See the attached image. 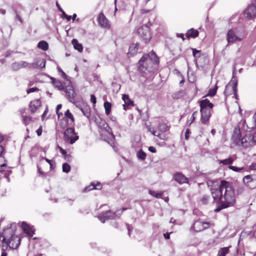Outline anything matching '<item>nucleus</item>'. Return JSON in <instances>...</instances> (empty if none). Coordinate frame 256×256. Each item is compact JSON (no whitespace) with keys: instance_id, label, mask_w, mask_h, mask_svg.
<instances>
[{"instance_id":"c03bdc74","label":"nucleus","mask_w":256,"mask_h":256,"mask_svg":"<svg viewBox=\"0 0 256 256\" xmlns=\"http://www.w3.org/2000/svg\"><path fill=\"white\" fill-rule=\"evenodd\" d=\"M210 196L208 195H204L202 196L200 201L203 204H206L208 203L210 200Z\"/></svg>"},{"instance_id":"5fc2aeb1","label":"nucleus","mask_w":256,"mask_h":256,"mask_svg":"<svg viewBox=\"0 0 256 256\" xmlns=\"http://www.w3.org/2000/svg\"><path fill=\"white\" fill-rule=\"evenodd\" d=\"M182 93V92L181 91H180V92H178L176 93H174L172 94V96L174 98H180V96H181V94Z\"/></svg>"},{"instance_id":"f03ea898","label":"nucleus","mask_w":256,"mask_h":256,"mask_svg":"<svg viewBox=\"0 0 256 256\" xmlns=\"http://www.w3.org/2000/svg\"><path fill=\"white\" fill-rule=\"evenodd\" d=\"M160 62L158 57L152 50L148 54H144L138 62V70L143 73L150 72L154 70V66Z\"/></svg>"},{"instance_id":"9d476101","label":"nucleus","mask_w":256,"mask_h":256,"mask_svg":"<svg viewBox=\"0 0 256 256\" xmlns=\"http://www.w3.org/2000/svg\"><path fill=\"white\" fill-rule=\"evenodd\" d=\"M97 20L99 26L102 28L105 29L110 28L111 26L110 23L103 12H100L98 14Z\"/></svg>"},{"instance_id":"473e14b6","label":"nucleus","mask_w":256,"mask_h":256,"mask_svg":"<svg viewBox=\"0 0 256 256\" xmlns=\"http://www.w3.org/2000/svg\"><path fill=\"white\" fill-rule=\"evenodd\" d=\"M72 43L73 44L75 50H78L79 52H82L83 47L82 44L78 43L76 39H73L72 41Z\"/></svg>"},{"instance_id":"c756f323","label":"nucleus","mask_w":256,"mask_h":256,"mask_svg":"<svg viewBox=\"0 0 256 256\" xmlns=\"http://www.w3.org/2000/svg\"><path fill=\"white\" fill-rule=\"evenodd\" d=\"M80 110L87 118H90L91 116V108L89 106L82 105L80 108Z\"/></svg>"},{"instance_id":"774afa93","label":"nucleus","mask_w":256,"mask_h":256,"mask_svg":"<svg viewBox=\"0 0 256 256\" xmlns=\"http://www.w3.org/2000/svg\"><path fill=\"white\" fill-rule=\"evenodd\" d=\"M250 168L252 170H256V164H252L250 166Z\"/></svg>"},{"instance_id":"cd10ccee","label":"nucleus","mask_w":256,"mask_h":256,"mask_svg":"<svg viewBox=\"0 0 256 256\" xmlns=\"http://www.w3.org/2000/svg\"><path fill=\"white\" fill-rule=\"evenodd\" d=\"M50 80L54 88H58L60 90H62L64 89V87L62 83L59 80L51 77Z\"/></svg>"},{"instance_id":"680f3d73","label":"nucleus","mask_w":256,"mask_h":256,"mask_svg":"<svg viewBox=\"0 0 256 256\" xmlns=\"http://www.w3.org/2000/svg\"><path fill=\"white\" fill-rule=\"evenodd\" d=\"M176 36L178 38H181L182 40H186V38H184V35L183 34H178H178H176Z\"/></svg>"},{"instance_id":"aec40b11","label":"nucleus","mask_w":256,"mask_h":256,"mask_svg":"<svg viewBox=\"0 0 256 256\" xmlns=\"http://www.w3.org/2000/svg\"><path fill=\"white\" fill-rule=\"evenodd\" d=\"M214 104L210 102V101L206 98L200 102V110H210L214 107Z\"/></svg>"},{"instance_id":"79ce46f5","label":"nucleus","mask_w":256,"mask_h":256,"mask_svg":"<svg viewBox=\"0 0 256 256\" xmlns=\"http://www.w3.org/2000/svg\"><path fill=\"white\" fill-rule=\"evenodd\" d=\"M58 148L66 159L68 160V159L70 158V154H67V152L65 150L63 149L59 146H58Z\"/></svg>"},{"instance_id":"2f4dec72","label":"nucleus","mask_w":256,"mask_h":256,"mask_svg":"<svg viewBox=\"0 0 256 256\" xmlns=\"http://www.w3.org/2000/svg\"><path fill=\"white\" fill-rule=\"evenodd\" d=\"M140 12L142 14H148V15L144 16V18L147 16L153 20H154L156 18L155 14H154L153 12H152V10H146L145 9H142L140 10Z\"/></svg>"},{"instance_id":"58836bf2","label":"nucleus","mask_w":256,"mask_h":256,"mask_svg":"<svg viewBox=\"0 0 256 256\" xmlns=\"http://www.w3.org/2000/svg\"><path fill=\"white\" fill-rule=\"evenodd\" d=\"M229 247H224L220 249L218 256H226L229 252Z\"/></svg>"},{"instance_id":"a18cd8bd","label":"nucleus","mask_w":256,"mask_h":256,"mask_svg":"<svg viewBox=\"0 0 256 256\" xmlns=\"http://www.w3.org/2000/svg\"><path fill=\"white\" fill-rule=\"evenodd\" d=\"M58 72L60 74L61 76L66 80H67L68 79V76L62 70V68L60 67H58L57 68Z\"/></svg>"},{"instance_id":"1a4fd4ad","label":"nucleus","mask_w":256,"mask_h":256,"mask_svg":"<svg viewBox=\"0 0 256 256\" xmlns=\"http://www.w3.org/2000/svg\"><path fill=\"white\" fill-rule=\"evenodd\" d=\"M243 182L250 189L256 188V175H247L244 176Z\"/></svg>"},{"instance_id":"f704fd0d","label":"nucleus","mask_w":256,"mask_h":256,"mask_svg":"<svg viewBox=\"0 0 256 256\" xmlns=\"http://www.w3.org/2000/svg\"><path fill=\"white\" fill-rule=\"evenodd\" d=\"M38 47L43 50H46L48 48V44L46 42L42 40L38 43Z\"/></svg>"},{"instance_id":"37998d69","label":"nucleus","mask_w":256,"mask_h":256,"mask_svg":"<svg viewBox=\"0 0 256 256\" xmlns=\"http://www.w3.org/2000/svg\"><path fill=\"white\" fill-rule=\"evenodd\" d=\"M149 194L153 196H154L156 198H160L162 197V196L163 194V192H158L156 191H154V190H149Z\"/></svg>"},{"instance_id":"bb28decb","label":"nucleus","mask_w":256,"mask_h":256,"mask_svg":"<svg viewBox=\"0 0 256 256\" xmlns=\"http://www.w3.org/2000/svg\"><path fill=\"white\" fill-rule=\"evenodd\" d=\"M199 32L194 28H191L188 30L186 34V36L188 39H190V38H197Z\"/></svg>"},{"instance_id":"dca6fc26","label":"nucleus","mask_w":256,"mask_h":256,"mask_svg":"<svg viewBox=\"0 0 256 256\" xmlns=\"http://www.w3.org/2000/svg\"><path fill=\"white\" fill-rule=\"evenodd\" d=\"M39 174L42 177H45L47 176V172H44V170L48 171L50 169L48 165L44 162L42 160H40V164L37 166Z\"/></svg>"},{"instance_id":"7ed1b4c3","label":"nucleus","mask_w":256,"mask_h":256,"mask_svg":"<svg viewBox=\"0 0 256 256\" xmlns=\"http://www.w3.org/2000/svg\"><path fill=\"white\" fill-rule=\"evenodd\" d=\"M146 127L150 132L154 136L158 137L160 139L164 140L168 139V136L166 133L169 132L170 126L166 123L164 122H159L156 129L148 126Z\"/></svg>"},{"instance_id":"ddd939ff","label":"nucleus","mask_w":256,"mask_h":256,"mask_svg":"<svg viewBox=\"0 0 256 256\" xmlns=\"http://www.w3.org/2000/svg\"><path fill=\"white\" fill-rule=\"evenodd\" d=\"M42 102L40 98L34 100L30 101L28 107L29 110L32 114H34L37 110L41 107Z\"/></svg>"},{"instance_id":"0eeeda50","label":"nucleus","mask_w":256,"mask_h":256,"mask_svg":"<svg viewBox=\"0 0 256 256\" xmlns=\"http://www.w3.org/2000/svg\"><path fill=\"white\" fill-rule=\"evenodd\" d=\"M238 82L232 81L228 83L226 86L224 94L226 96L233 95L234 97L238 99L237 94Z\"/></svg>"},{"instance_id":"0e129e2a","label":"nucleus","mask_w":256,"mask_h":256,"mask_svg":"<svg viewBox=\"0 0 256 256\" xmlns=\"http://www.w3.org/2000/svg\"><path fill=\"white\" fill-rule=\"evenodd\" d=\"M16 20H18V21H20V22L21 24H22V19L21 17H20V16L17 13H16Z\"/></svg>"},{"instance_id":"ea45409f","label":"nucleus","mask_w":256,"mask_h":256,"mask_svg":"<svg viewBox=\"0 0 256 256\" xmlns=\"http://www.w3.org/2000/svg\"><path fill=\"white\" fill-rule=\"evenodd\" d=\"M136 156L139 160H144L146 158V154L142 150H140L136 153Z\"/></svg>"},{"instance_id":"49530a36","label":"nucleus","mask_w":256,"mask_h":256,"mask_svg":"<svg viewBox=\"0 0 256 256\" xmlns=\"http://www.w3.org/2000/svg\"><path fill=\"white\" fill-rule=\"evenodd\" d=\"M70 170V166L67 163H64L62 164V171L64 172H68Z\"/></svg>"},{"instance_id":"de8ad7c7","label":"nucleus","mask_w":256,"mask_h":256,"mask_svg":"<svg viewBox=\"0 0 256 256\" xmlns=\"http://www.w3.org/2000/svg\"><path fill=\"white\" fill-rule=\"evenodd\" d=\"M20 66L19 62H14L12 64L11 67L14 70L16 71L20 69Z\"/></svg>"},{"instance_id":"69168bd1","label":"nucleus","mask_w":256,"mask_h":256,"mask_svg":"<svg viewBox=\"0 0 256 256\" xmlns=\"http://www.w3.org/2000/svg\"><path fill=\"white\" fill-rule=\"evenodd\" d=\"M148 150L152 153H155L156 152V148L152 146H150L148 148Z\"/></svg>"},{"instance_id":"e433bc0d","label":"nucleus","mask_w":256,"mask_h":256,"mask_svg":"<svg viewBox=\"0 0 256 256\" xmlns=\"http://www.w3.org/2000/svg\"><path fill=\"white\" fill-rule=\"evenodd\" d=\"M105 108V113L107 116H108L111 112L112 110V104L108 102H106L104 104Z\"/></svg>"},{"instance_id":"b1692460","label":"nucleus","mask_w":256,"mask_h":256,"mask_svg":"<svg viewBox=\"0 0 256 256\" xmlns=\"http://www.w3.org/2000/svg\"><path fill=\"white\" fill-rule=\"evenodd\" d=\"M102 186L100 182H98L96 184L92 182L88 186H86L83 190L84 192H87L93 190H101Z\"/></svg>"},{"instance_id":"052dcab7","label":"nucleus","mask_w":256,"mask_h":256,"mask_svg":"<svg viewBox=\"0 0 256 256\" xmlns=\"http://www.w3.org/2000/svg\"><path fill=\"white\" fill-rule=\"evenodd\" d=\"M190 133V130L188 128H187L186 130V132H185V138L188 140L189 138V134Z\"/></svg>"},{"instance_id":"3c124183","label":"nucleus","mask_w":256,"mask_h":256,"mask_svg":"<svg viewBox=\"0 0 256 256\" xmlns=\"http://www.w3.org/2000/svg\"><path fill=\"white\" fill-rule=\"evenodd\" d=\"M38 91H39V89L36 87H34V88H32L29 89H28L26 90V92L28 94H29L31 92H38Z\"/></svg>"},{"instance_id":"39448f33","label":"nucleus","mask_w":256,"mask_h":256,"mask_svg":"<svg viewBox=\"0 0 256 256\" xmlns=\"http://www.w3.org/2000/svg\"><path fill=\"white\" fill-rule=\"evenodd\" d=\"M138 34L140 38L144 42H148L152 38V34L149 27L146 25H143L138 28Z\"/></svg>"},{"instance_id":"c9c22d12","label":"nucleus","mask_w":256,"mask_h":256,"mask_svg":"<svg viewBox=\"0 0 256 256\" xmlns=\"http://www.w3.org/2000/svg\"><path fill=\"white\" fill-rule=\"evenodd\" d=\"M234 160H235V159H234L232 157H230L228 158L223 160H220V161L219 163H220V164H222V165H225V166L229 165V164H232V162H234Z\"/></svg>"},{"instance_id":"09e8293b","label":"nucleus","mask_w":256,"mask_h":256,"mask_svg":"<svg viewBox=\"0 0 256 256\" xmlns=\"http://www.w3.org/2000/svg\"><path fill=\"white\" fill-rule=\"evenodd\" d=\"M229 168L236 172H239L244 169V168H238L236 166H230Z\"/></svg>"},{"instance_id":"4d7b16f0","label":"nucleus","mask_w":256,"mask_h":256,"mask_svg":"<svg viewBox=\"0 0 256 256\" xmlns=\"http://www.w3.org/2000/svg\"><path fill=\"white\" fill-rule=\"evenodd\" d=\"M192 55L194 57H196V54L200 53V50H196V48H192Z\"/></svg>"},{"instance_id":"412c9836","label":"nucleus","mask_w":256,"mask_h":256,"mask_svg":"<svg viewBox=\"0 0 256 256\" xmlns=\"http://www.w3.org/2000/svg\"><path fill=\"white\" fill-rule=\"evenodd\" d=\"M244 15L250 19L254 18L256 16V6H250L244 11Z\"/></svg>"},{"instance_id":"72a5a7b5","label":"nucleus","mask_w":256,"mask_h":256,"mask_svg":"<svg viewBox=\"0 0 256 256\" xmlns=\"http://www.w3.org/2000/svg\"><path fill=\"white\" fill-rule=\"evenodd\" d=\"M122 100L124 102V104L128 106H134V102L132 101L129 98L128 94H123L122 97Z\"/></svg>"},{"instance_id":"8fccbe9b","label":"nucleus","mask_w":256,"mask_h":256,"mask_svg":"<svg viewBox=\"0 0 256 256\" xmlns=\"http://www.w3.org/2000/svg\"><path fill=\"white\" fill-rule=\"evenodd\" d=\"M44 160L46 161V162L48 164V165H49L48 167H49L50 169V170L52 169V160H48L47 158H42L40 160H42L43 161Z\"/></svg>"},{"instance_id":"f257e3e1","label":"nucleus","mask_w":256,"mask_h":256,"mask_svg":"<svg viewBox=\"0 0 256 256\" xmlns=\"http://www.w3.org/2000/svg\"><path fill=\"white\" fill-rule=\"evenodd\" d=\"M214 202L218 204L216 211L234 206L236 203L234 188L231 182L221 180L217 188H211Z\"/></svg>"},{"instance_id":"4be33fe9","label":"nucleus","mask_w":256,"mask_h":256,"mask_svg":"<svg viewBox=\"0 0 256 256\" xmlns=\"http://www.w3.org/2000/svg\"><path fill=\"white\" fill-rule=\"evenodd\" d=\"M22 228L24 232L27 234L29 237H32L34 234V230L33 226L27 224L26 222H22Z\"/></svg>"},{"instance_id":"423d86ee","label":"nucleus","mask_w":256,"mask_h":256,"mask_svg":"<svg viewBox=\"0 0 256 256\" xmlns=\"http://www.w3.org/2000/svg\"><path fill=\"white\" fill-rule=\"evenodd\" d=\"M116 212H114L110 210H106L100 213L98 216V219L102 223H104L108 220H114L116 218H120V216H118Z\"/></svg>"},{"instance_id":"bf43d9fd","label":"nucleus","mask_w":256,"mask_h":256,"mask_svg":"<svg viewBox=\"0 0 256 256\" xmlns=\"http://www.w3.org/2000/svg\"><path fill=\"white\" fill-rule=\"evenodd\" d=\"M62 15L66 18L67 20L69 21L70 20L72 16H70L67 15L64 11H62Z\"/></svg>"},{"instance_id":"20e7f679","label":"nucleus","mask_w":256,"mask_h":256,"mask_svg":"<svg viewBox=\"0 0 256 256\" xmlns=\"http://www.w3.org/2000/svg\"><path fill=\"white\" fill-rule=\"evenodd\" d=\"M64 137L66 141L72 144L79 138V136L76 132L74 128H67L64 132Z\"/></svg>"},{"instance_id":"603ef678","label":"nucleus","mask_w":256,"mask_h":256,"mask_svg":"<svg viewBox=\"0 0 256 256\" xmlns=\"http://www.w3.org/2000/svg\"><path fill=\"white\" fill-rule=\"evenodd\" d=\"M198 114V112L197 111H195L193 112V114H192V116L190 118L191 122H190V125L195 120L196 116Z\"/></svg>"},{"instance_id":"7c9ffc66","label":"nucleus","mask_w":256,"mask_h":256,"mask_svg":"<svg viewBox=\"0 0 256 256\" xmlns=\"http://www.w3.org/2000/svg\"><path fill=\"white\" fill-rule=\"evenodd\" d=\"M138 48L139 44L138 43L131 44L129 47V52L128 54L130 56L136 54L138 52Z\"/></svg>"},{"instance_id":"2eb2a0df","label":"nucleus","mask_w":256,"mask_h":256,"mask_svg":"<svg viewBox=\"0 0 256 256\" xmlns=\"http://www.w3.org/2000/svg\"><path fill=\"white\" fill-rule=\"evenodd\" d=\"M98 126L101 130H104L109 134H110L113 138H115V136L112 132V129L104 120L100 119Z\"/></svg>"},{"instance_id":"a878e982","label":"nucleus","mask_w":256,"mask_h":256,"mask_svg":"<svg viewBox=\"0 0 256 256\" xmlns=\"http://www.w3.org/2000/svg\"><path fill=\"white\" fill-rule=\"evenodd\" d=\"M250 138L249 136L246 134L239 140L236 145L243 148H248L250 145Z\"/></svg>"},{"instance_id":"f3484780","label":"nucleus","mask_w":256,"mask_h":256,"mask_svg":"<svg viewBox=\"0 0 256 256\" xmlns=\"http://www.w3.org/2000/svg\"><path fill=\"white\" fill-rule=\"evenodd\" d=\"M21 116L22 118V123L26 126H28L31 122H33L34 120L32 116H27L26 114V109L25 108H22L20 110Z\"/></svg>"},{"instance_id":"393cba45","label":"nucleus","mask_w":256,"mask_h":256,"mask_svg":"<svg viewBox=\"0 0 256 256\" xmlns=\"http://www.w3.org/2000/svg\"><path fill=\"white\" fill-rule=\"evenodd\" d=\"M240 130L238 127H236L234 130L232 139L234 143L236 145L239 140L242 138Z\"/></svg>"},{"instance_id":"e2e57ef3","label":"nucleus","mask_w":256,"mask_h":256,"mask_svg":"<svg viewBox=\"0 0 256 256\" xmlns=\"http://www.w3.org/2000/svg\"><path fill=\"white\" fill-rule=\"evenodd\" d=\"M48 112V108H46L44 110L43 114L42 116V120H44L45 116L47 114Z\"/></svg>"},{"instance_id":"13d9d810","label":"nucleus","mask_w":256,"mask_h":256,"mask_svg":"<svg viewBox=\"0 0 256 256\" xmlns=\"http://www.w3.org/2000/svg\"><path fill=\"white\" fill-rule=\"evenodd\" d=\"M42 126H40L39 128L36 130V134L38 136H40L42 135Z\"/></svg>"},{"instance_id":"338daca9","label":"nucleus","mask_w":256,"mask_h":256,"mask_svg":"<svg viewBox=\"0 0 256 256\" xmlns=\"http://www.w3.org/2000/svg\"><path fill=\"white\" fill-rule=\"evenodd\" d=\"M172 232H166L164 234V236L166 240H168L170 238V234Z\"/></svg>"},{"instance_id":"c85d7f7f","label":"nucleus","mask_w":256,"mask_h":256,"mask_svg":"<svg viewBox=\"0 0 256 256\" xmlns=\"http://www.w3.org/2000/svg\"><path fill=\"white\" fill-rule=\"evenodd\" d=\"M254 123L252 124V126H248L246 122V120H244L243 122L244 127L246 128V130H252L256 129V112L252 116Z\"/></svg>"},{"instance_id":"5701e85b","label":"nucleus","mask_w":256,"mask_h":256,"mask_svg":"<svg viewBox=\"0 0 256 256\" xmlns=\"http://www.w3.org/2000/svg\"><path fill=\"white\" fill-rule=\"evenodd\" d=\"M46 60L44 58H38L34 60V62L32 64L33 68H45Z\"/></svg>"},{"instance_id":"a19ab883","label":"nucleus","mask_w":256,"mask_h":256,"mask_svg":"<svg viewBox=\"0 0 256 256\" xmlns=\"http://www.w3.org/2000/svg\"><path fill=\"white\" fill-rule=\"evenodd\" d=\"M236 194L237 195H241L244 192V187L242 184H238L236 187Z\"/></svg>"},{"instance_id":"4468645a","label":"nucleus","mask_w":256,"mask_h":256,"mask_svg":"<svg viewBox=\"0 0 256 256\" xmlns=\"http://www.w3.org/2000/svg\"><path fill=\"white\" fill-rule=\"evenodd\" d=\"M242 39V37L237 36L234 30H230L227 34V40L228 43L240 42Z\"/></svg>"},{"instance_id":"9b49d317","label":"nucleus","mask_w":256,"mask_h":256,"mask_svg":"<svg viewBox=\"0 0 256 256\" xmlns=\"http://www.w3.org/2000/svg\"><path fill=\"white\" fill-rule=\"evenodd\" d=\"M61 120L66 122V124L62 126L64 128L68 126H73L74 124V118L70 110L68 109L64 112V116L62 118Z\"/></svg>"},{"instance_id":"6e6d98bb","label":"nucleus","mask_w":256,"mask_h":256,"mask_svg":"<svg viewBox=\"0 0 256 256\" xmlns=\"http://www.w3.org/2000/svg\"><path fill=\"white\" fill-rule=\"evenodd\" d=\"M90 101L92 102L95 105V104H96V96H94V94H92L90 96Z\"/></svg>"},{"instance_id":"864d4df0","label":"nucleus","mask_w":256,"mask_h":256,"mask_svg":"<svg viewBox=\"0 0 256 256\" xmlns=\"http://www.w3.org/2000/svg\"><path fill=\"white\" fill-rule=\"evenodd\" d=\"M19 64L20 65V68H26L28 64L27 62H24V61H22L20 62H19Z\"/></svg>"},{"instance_id":"f8f14e48","label":"nucleus","mask_w":256,"mask_h":256,"mask_svg":"<svg viewBox=\"0 0 256 256\" xmlns=\"http://www.w3.org/2000/svg\"><path fill=\"white\" fill-rule=\"evenodd\" d=\"M210 226V223L209 222H204L198 220L194 222L193 228L194 231L199 232L208 228Z\"/></svg>"},{"instance_id":"a211bd4d","label":"nucleus","mask_w":256,"mask_h":256,"mask_svg":"<svg viewBox=\"0 0 256 256\" xmlns=\"http://www.w3.org/2000/svg\"><path fill=\"white\" fill-rule=\"evenodd\" d=\"M174 180L180 184H188L189 179L181 172H176L174 175Z\"/></svg>"},{"instance_id":"4c0bfd02","label":"nucleus","mask_w":256,"mask_h":256,"mask_svg":"<svg viewBox=\"0 0 256 256\" xmlns=\"http://www.w3.org/2000/svg\"><path fill=\"white\" fill-rule=\"evenodd\" d=\"M218 87L216 84L215 85V86L214 88H210L207 94L206 95V96H214L216 95L217 90H218Z\"/></svg>"},{"instance_id":"6e6552de","label":"nucleus","mask_w":256,"mask_h":256,"mask_svg":"<svg viewBox=\"0 0 256 256\" xmlns=\"http://www.w3.org/2000/svg\"><path fill=\"white\" fill-rule=\"evenodd\" d=\"M64 92L66 97L69 100L70 102L74 103L76 100L75 98L76 96V94L75 92L74 86L70 80L69 81V84L66 86Z\"/></svg>"},{"instance_id":"6ab92c4d","label":"nucleus","mask_w":256,"mask_h":256,"mask_svg":"<svg viewBox=\"0 0 256 256\" xmlns=\"http://www.w3.org/2000/svg\"><path fill=\"white\" fill-rule=\"evenodd\" d=\"M200 112L201 114V122L204 124H207L211 117V110H200Z\"/></svg>"}]
</instances>
